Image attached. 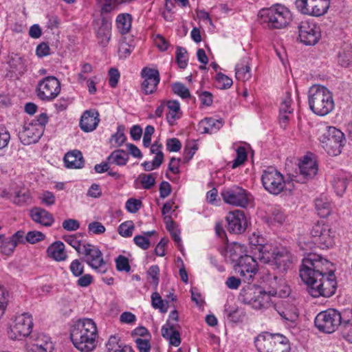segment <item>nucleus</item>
<instances>
[{
    "label": "nucleus",
    "instance_id": "nucleus-1",
    "mask_svg": "<svg viewBox=\"0 0 352 352\" xmlns=\"http://www.w3.org/2000/svg\"><path fill=\"white\" fill-rule=\"evenodd\" d=\"M328 265L321 254L309 252V295L330 297L335 294L337 283L333 271L327 274Z\"/></svg>",
    "mask_w": 352,
    "mask_h": 352
},
{
    "label": "nucleus",
    "instance_id": "nucleus-2",
    "mask_svg": "<svg viewBox=\"0 0 352 352\" xmlns=\"http://www.w3.org/2000/svg\"><path fill=\"white\" fill-rule=\"evenodd\" d=\"M291 289L285 285L278 292H266L260 287L248 285L240 292L239 300L243 304L248 305L255 309H262L268 307L270 303V297L278 296L280 298H288V300H295L294 296H290Z\"/></svg>",
    "mask_w": 352,
    "mask_h": 352
},
{
    "label": "nucleus",
    "instance_id": "nucleus-3",
    "mask_svg": "<svg viewBox=\"0 0 352 352\" xmlns=\"http://www.w3.org/2000/svg\"><path fill=\"white\" fill-rule=\"evenodd\" d=\"M98 331L96 323L89 318L78 320L71 328L70 338L74 346L89 352L96 346Z\"/></svg>",
    "mask_w": 352,
    "mask_h": 352
},
{
    "label": "nucleus",
    "instance_id": "nucleus-4",
    "mask_svg": "<svg viewBox=\"0 0 352 352\" xmlns=\"http://www.w3.org/2000/svg\"><path fill=\"white\" fill-rule=\"evenodd\" d=\"M334 108L331 93L324 86L313 84L309 87V109L316 115L324 116Z\"/></svg>",
    "mask_w": 352,
    "mask_h": 352
},
{
    "label": "nucleus",
    "instance_id": "nucleus-5",
    "mask_svg": "<svg viewBox=\"0 0 352 352\" xmlns=\"http://www.w3.org/2000/svg\"><path fill=\"white\" fill-rule=\"evenodd\" d=\"M256 249L259 251V258L264 263L275 265L280 272H287L292 263V255L284 247L274 250L268 245H258Z\"/></svg>",
    "mask_w": 352,
    "mask_h": 352
},
{
    "label": "nucleus",
    "instance_id": "nucleus-6",
    "mask_svg": "<svg viewBox=\"0 0 352 352\" xmlns=\"http://www.w3.org/2000/svg\"><path fill=\"white\" fill-rule=\"evenodd\" d=\"M261 22L270 28L280 29L287 26L292 21V13L285 6L276 4L263 8L258 12Z\"/></svg>",
    "mask_w": 352,
    "mask_h": 352
},
{
    "label": "nucleus",
    "instance_id": "nucleus-7",
    "mask_svg": "<svg viewBox=\"0 0 352 352\" xmlns=\"http://www.w3.org/2000/svg\"><path fill=\"white\" fill-rule=\"evenodd\" d=\"M258 352H289V340L284 336L268 332L259 334L254 340Z\"/></svg>",
    "mask_w": 352,
    "mask_h": 352
},
{
    "label": "nucleus",
    "instance_id": "nucleus-8",
    "mask_svg": "<svg viewBox=\"0 0 352 352\" xmlns=\"http://www.w3.org/2000/svg\"><path fill=\"white\" fill-rule=\"evenodd\" d=\"M349 313L340 312L336 309H328L317 314L314 320L315 327L325 333H332L340 329Z\"/></svg>",
    "mask_w": 352,
    "mask_h": 352
},
{
    "label": "nucleus",
    "instance_id": "nucleus-9",
    "mask_svg": "<svg viewBox=\"0 0 352 352\" xmlns=\"http://www.w3.org/2000/svg\"><path fill=\"white\" fill-rule=\"evenodd\" d=\"M319 140L322 148L332 156L340 155L346 143L344 134L340 129L331 126L326 127V131Z\"/></svg>",
    "mask_w": 352,
    "mask_h": 352
},
{
    "label": "nucleus",
    "instance_id": "nucleus-10",
    "mask_svg": "<svg viewBox=\"0 0 352 352\" xmlns=\"http://www.w3.org/2000/svg\"><path fill=\"white\" fill-rule=\"evenodd\" d=\"M261 182L265 190L275 195L280 194L285 187L283 175L273 166L263 170Z\"/></svg>",
    "mask_w": 352,
    "mask_h": 352
},
{
    "label": "nucleus",
    "instance_id": "nucleus-11",
    "mask_svg": "<svg viewBox=\"0 0 352 352\" xmlns=\"http://www.w3.org/2000/svg\"><path fill=\"white\" fill-rule=\"evenodd\" d=\"M309 236V250L313 248H319L324 250L333 245V239L330 234V230L327 226L318 222L311 230Z\"/></svg>",
    "mask_w": 352,
    "mask_h": 352
},
{
    "label": "nucleus",
    "instance_id": "nucleus-12",
    "mask_svg": "<svg viewBox=\"0 0 352 352\" xmlns=\"http://www.w3.org/2000/svg\"><path fill=\"white\" fill-rule=\"evenodd\" d=\"M32 327L33 321L30 314L23 313L18 315L10 327L9 337L12 340H21L31 336Z\"/></svg>",
    "mask_w": 352,
    "mask_h": 352
},
{
    "label": "nucleus",
    "instance_id": "nucleus-13",
    "mask_svg": "<svg viewBox=\"0 0 352 352\" xmlns=\"http://www.w3.org/2000/svg\"><path fill=\"white\" fill-rule=\"evenodd\" d=\"M60 91V83L54 76H47L39 80L36 89V96L43 101L54 100Z\"/></svg>",
    "mask_w": 352,
    "mask_h": 352
},
{
    "label": "nucleus",
    "instance_id": "nucleus-14",
    "mask_svg": "<svg viewBox=\"0 0 352 352\" xmlns=\"http://www.w3.org/2000/svg\"><path fill=\"white\" fill-rule=\"evenodd\" d=\"M81 254L85 256L84 261L91 268L102 274L107 272V264L102 258L101 251L97 247L91 244H84Z\"/></svg>",
    "mask_w": 352,
    "mask_h": 352
},
{
    "label": "nucleus",
    "instance_id": "nucleus-15",
    "mask_svg": "<svg viewBox=\"0 0 352 352\" xmlns=\"http://www.w3.org/2000/svg\"><path fill=\"white\" fill-rule=\"evenodd\" d=\"M221 195L226 203L242 208L248 206L250 199L247 190L239 186L223 189Z\"/></svg>",
    "mask_w": 352,
    "mask_h": 352
},
{
    "label": "nucleus",
    "instance_id": "nucleus-16",
    "mask_svg": "<svg viewBox=\"0 0 352 352\" xmlns=\"http://www.w3.org/2000/svg\"><path fill=\"white\" fill-rule=\"evenodd\" d=\"M234 270L243 277L244 281H250L257 272V262L252 256L245 254L236 263Z\"/></svg>",
    "mask_w": 352,
    "mask_h": 352
},
{
    "label": "nucleus",
    "instance_id": "nucleus-17",
    "mask_svg": "<svg viewBox=\"0 0 352 352\" xmlns=\"http://www.w3.org/2000/svg\"><path fill=\"white\" fill-rule=\"evenodd\" d=\"M141 77L143 79L142 89L144 93L146 95L154 93L160 81L159 71L155 69L145 67L141 71Z\"/></svg>",
    "mask_w": 352,
    "mask_h": 352
},
{
    "label": "nucleus",
    "instance_id": "nucleus-18",
    "mask_svg": "<svg viewBox=\"0 0 352 352\" xmlns=\"http://www.w3.org/2000/svg\"><path fill=\"white\" fill-rule=\"evenodd\" d=\"M227 229L230 233L241 234L248 226V220L243 210H234L230 212L227 217Z\"/></svg>",
    "mask_w": 352,
    "mask_h": 352
},
{
    "label": "nucleus",
    "instance_id": "nucleus-19",
    "mask_svg": "<svg viewBox=\"0 0 352 352\" xmlns=\"http://www.w3.org/2000/svg\"><path fill=\"white\" fill-rule=\"evenodd\" d=\"M43 133L41 126L37 127L35 124L30 122L24 125L23 129L19 132V136L21 142L24 145H29L37 142Z\"/></svg>",
    "mask_w": 352,
    "mask_h": 352
},
{
    "label": "nucleus",
    "instance_id": "nucleus-20",
    "mask_svg": "<svg viewBox=\"0 0 352 352\" xmlns=\"http://www.w3.org/2000/svg\"><path fill=\"white\" fill-rule=\"evenodd\" d=\"M292 182L306 184L308 180V153L298 160L296 167L289 173Z\"/></svg>",
    "mask_w": 352,
    "mask_h": 352
},
{
    "label": "nucleus",
    "instance_id": "nucleus-21",
    "mask_svg": "<svg viewBox=\"0 0 352 352\" xmlns=\"http://www.w3.org/2000/svg\"><path fill=\"white\" fill-rule=\"evenodd\" d=\"M30 215L33 221L45 227L51 226L54 222L53 215L41 207L32 208L30 211Z\"/></svg>",
    "mask_w": 352,
    "mask_h": 352
},
{
    "label": "nucleus",
    "instance_id": "nucleus-22",
    "mask_svg": "<svg viewBox=\"0 0 352 352\" xmlns=\"http://www.w3.org/2000/svg\"><path fill=\"white\" fill-rule=\"evenodd\" d=\"M30 338L34 341L32 351L35 352H52L54 346L50 338L43 333H33Z\"/></svg>",
    "mask_w": 352,
    "mask_h": 352
},
{
    "label": "nucleus",
    "instance_id": "nucleus-23",
    "mask_svg": "<svg viewBox=\"0 0 352 352\" xmlns=\"http://www.w3.org/2000/svg\"><path fill=\"white\" fill-rule=\"evenodd\" d=\"M111 21L107 18H102L96 34L98 43L102 47H106L111 39Z\"/></svg>",
    "mask_w": 352,
    "mask_h": 352
},
{
    "label": "nucleus",
    "instance_id": "nucleus-24",
    "mask_svg": "<svg viewBox=\"0 0 352 352\" xmlns=\"http://www.w3.org/2000/svg\"><path fill=\"white\" fill-rule=\"evenodd\" d=\"M98 113L91 110L85 111L81 116L80 126L85 132L94 131L99 122Z\"/></svg>",
    "mask_w": 352,
    "mask_h": 352
},
{
    "label": "nucleus",
    "instance_id": "nucleus-25",
    "mask_svg": "<svg viewBox=\"0 0 352 352\" xmlns=\"http://www.w3.org/2000/svg\"><path fill=\"white\" fill-rule=\"evenodd\" d=\"M64 162L67 168L77 169L84 166L85 160L80 151L74 150L65 154Z\"/></svg>",
    "mask_w": 352,
    "mask_h": 352
},
{
    "label": "nucleus",
    "instance_id": "nucleus-26",
    "mask_svg": "<svg viewBox=\"0 0 352 352\" xmlns=\"http://www.w3.org/2000/svg\"><path fill=\"white\" fill-rule=\"evenodd\" d=\"M222 126L221 120L206 118L199 122L198 130L202 133H212L219 130Z\"/></svg>",
    "mask_w": 352,
    "mask_h": 352
},
{
    "label": "nucleus",
    "instance_id": "nucleus-27",
    "mask_svg": "<svg viewBox=\"0 0 352 352\" xmlns=\"http://www.w3.org/2000/svg\"><path fill=\"white\" fill-rule=\"evenodd\" d=\"M162 336L169 341L170 344L178 346L181 344L180 333L173 324H165L162 327Z\"/></svg>",
    "mask_w": 352,
    "mask_h": 352
},
{
    "label": "nucleus",
    "instance_id": "nucleus-28",
    "mask_svg": "<svg viewBox=\"0 0 352 352\" xmlns=\"http://www.w3.org/2000/svg\"><path fill=\"white\" fill-rule=\"evenodd\" d=\"M47 253L49 257L56 261H63L67 258V253L65 251V245L60 241L51 244L47 249Z\"/></svg>",
    "mask_w": 352,
    "mask_h": 352
},
{
    "label": "nucleus",
    "instance_id": "nucleus-29",
    "mask_svg": "<svg viewBox=\"0 0 352 352\" xmlns=\"http://www.w3.org/2000/svg\"><path fill=\"white\" fill-rule=\"evenodd\" d=\"M107 352H134L131 346L121 342L118 336H111L106 344Z\"/></svg>",
    "mask_w": 352,
    "mask_h": 352
},
{
    "label": "nucleus",
    "instance_id": "nucleus-30",
    "mask_svg": "<svg viewBox=\"0 0 352 352\" xmlns=\"http://www.w3.org/2000/svg\"><path fill=\"white\" fill-rule=\"evenodd\" d=\"M236 78L242 81L248 80L251 77L250 67L249 66V58H243L235 67Z\"/></svg>",
    "mask_w": 352,
    "mask_h": 352
},
{
    "label": "nucleus",
    "instance_id": "nucleus-31",
    "mask_svg": "<svg viewBox=\"0 0 352 352\" xmlns=\"http://www.w3.org/2000/svg\"><path fill=\"white\" fill-rule=\"evenodd\" d=\"M331 184L333 188L339 197H342L347 187V177L344 173H339L333 175Z\"/></svg>",
    "mask_w": 352,
    "mask_h": 352
},
{
    "label": "nucleus",
    "instance_id": "nucleus-32",
    "mask_svg": "<svg viewBox=\"0 0 352 352\" xmlns=\"http://www.w3.org/2000/svg\"><path fill=\"white\" fill-rule=\"evenodd\" d=\"M315 208L320 217L325 218L331 212V204L326 196H321L316 199Z\"/></svg>",
    "mask_w": 352,
    "mask_h": 352
},
{
    "label": "nucleus",
    "instance_id": "nucleus-33",
    "mask_svg": "<svg viewBox=\"0 0 352 352\" xmlns=\"http://www.w3.org/2000/svg\"><path fill=\"white\" fill-rule=\"evenodd\" d=\"M129 153L123 149L113 151L107 157V160L111 164L119 166H125L129 161Z\"/></svg>",
    "mask_w": 352,
    "mask_h": 352
},
{
    "label": "nucleus",
    "instance_id": "nucleus-34",
    "mask_svg": "<svg viewBox=\"0 0 352 352\" xmlns=\"http://www.w3.org/2000/svg\"><path fill=\"white\" fill-rule=\"evenodd\" d=\"M132 17L128 13L120 14L116 18L118 31L122 34H127L131 28Z\"/></svg>",
    "mask_w": 352,
    "mask_h": 352
},
{
    "label": "nucleus",
    "instance_id": "nucleus-35",
    "mask_svg": "<svg viewBox=\"0 0 352 352\" xmlns=\"http://www.w3.org/2000/svg\"><path fill=\"white\" fill-rule=\"evenodd\" d=\"M347 313L349 314L346 315L340 330L343 338L352 343V312Z\"/></svg>",
    "mask_w": 352,
    "mask_h": 352
},
{
    "label": "nucleus",
    "instance_id": "nucleus-36",
    "mask_svg": "<svg viewBox=\"0 0 352 352\" xmlns=\"http://www.w3.org/2000/svg\"><path fill=\"white\" fill-rule=\"evenodd\" d=\"M167 107L169 111L166 115V120L170 125H173L175 120L179 118L178 114L181 113L180 104L177 100H169L167 102Z\"/></svg>",
    "mask_w": 352,
    "mask_h": 352
},
{
    "label": "nucleus",
    "instance_id": "nucleus-37",
    "mask_svg": "<svg viewBox=\"0 0 352 352\" xmlns=\"http://www.w3.org/2000/svg\"><path fill=\"white\" fill-rule=\"evenodd\" d=\"M16 247L15 242H13L10 237L6 238L4 234L0 236V251L2 254L6 256L11 255Z\"/></svg>",
    "mask_w": 352,
    "mask_h": 352
},
{
    "label": "nucleus",
    "instance_id": "nucleus-38",
    "mask_svg": "<svg viewBox=\"0 0 352 352\" xmlns=\"http://www.w3.org/2000/svg\"><path fill=\"white\" fill-rule=\"evenodd\" d=\"M8 63L13 72H23L25 70L24 61L17 54L9 56Z\"/></svg>",
    "mask_w": 352,
    "mask_h": 352
},
{
    "label": "nucleus",
    "instance_id": "nucleus-39",
    "mask_svg": "<svg viewBox=\"0 0 352 352\" xmlns=\"http://www.w3.org/2000/svg\"><path fill=\"white\" fill-rule=\"evenodd\" d=\"M244 250V247L239 243H234L232 245H230L227 248V254L232 260V262H239V258L241 256Z\"/></svg>",
    "mask_w": 352,
    "mask_h": 352
},
{
    "label": "nucleus",
    "instance_id": "nucleus-40",
    "mask_svg": "<svg viewBox=\"0 0 352 352\" xmlns=\"http://www.w3.org/2000/svg\"><path fill=\"white\" fill-rule=\"evenodd\" d=\"M13 202L19 206L29 204L31 201V195L28 190H23L15 192Z\"/></svg>",
    "mask_w": 352,
    "mask_h": 352
},
{
    "label": "nucleus",
    "instance_id": "nucleus-41",
    "mask_svg": "<svg viewBox=\"0 0 352 352\" xmlns=\"http://www.w3.org/2000/svg\"><path fill=\"white\" fill-rule=\"evenodd\" d=\"M124 130L125 126L123 124H120L117 127L116 133L111 135V142H113L117 147L121 146L126 140Z\"/></svg>",
    "mask_w": 352,
    "mask_h": 352
},
{
    "label": "nucleus",
    "instance_id": "nucleus-42",
    "mask_svg": "<svg viewBox=\"0 0 352 352\" xmlns=\"http://www.w3.org/2000/svg\"><path fill=\"white\" fill-rule=\"evenodd\" d=\"M176 60L178 66L181 69H184L187 66L188 54L184 47H177L176 50Z\"/></svg>",
    "mask_w": 352,
    "mask_h": 352
},
{
    "label": "nucleus",
    "instance_id": "nucleus-43",
    "mask_svg": "<svg viewBox=\"0 0 352 352\" xmlns=\"http://www.w3.org/2000/svg\"><path fill=\"white\" fill-rule=\"evenodd\" d=\"M236 152V157L232 162V168H236L243 164L246 161L248 157L246 149L243 146H239Z\"/></svg>",
    "mask_w": 352,
    "mask_h": 352
},
{
    "label": "nucleus",
    "instance_id": "nucleus-44",
    "mask_svg": "<svg viewBox=\"0 0 352 352\" xmlns=\"http://www.w3.org/2000/svg\"><path fill=\"white\" fill-rule=\"evenodd\" d=\"M292 103V100L291 98V94L289 92H286L282 102L280 103V106L279 108V113H289L291 114L293 113L294 109L291 107Z\"/></svg>",
    "mask_w": 352,
    "mask_h": 352
},
{
    "label": "nucleus",
    "instance_id": "nucleus-45",
    "mask_svg": "<svg viewBox=\"0 0 352 352\" xmlns=\"http://www.w3.org/2000/svg\"><path fill=\"white\" fill-rule=\"evenodd\" d=\"M298 36L297 39L305 45H308V21H302L298 25Z\"/></svg>",
    "mask_w": 352,
    "mask_h": 352
},
{
    "label": "nucleus",
    "instance_id": "nucleus-46",
    "mask_svg": "<svg viewBox=\"0 0 352 352\" xmlns=\"http://www.w3.org/2000/svg\"><path fill=\"white\" fill-rule=\"evenodd\" d=\"M173 93L182 98H188L190 97L189 89L181 82H175L172 85Z\"/></svg>",
    "mask_w": 352,
    "mask_h": 352
},
{
    "label": "nucleus",
    "instance_id": "nucleus-47",
    "mask_svg": "<svg viewBox=\"0 0 352 352\" xmlns=\"http://www.w3.org/2000/svg\"><path fill=\"white\" fill-rule=\"evenodd\" d=\"M134 224L131 221H127L122 223H121L118 228V233L124 237H130L133 234V231L134 230Z\"/></svg>",
    "mask_w": 352,
    "mask_h": 352
},
{
    "label": "nucleus",
    "instance_id": "nucleus-48",
    "mask_svg": "<svg viewBox=\"0 0 352 352\" xmlns=\"http://www.w3.org/2000/svg\"><path fill=\"white\" fill-rule=\"evenodd\" d=\"M151 305L154 309H159L161 312L166 313L167 307L161 296L157 292H153L151 295Z\"/></svg>",
    "mask_w": 352,
    "mask_h": 352
},
{
    "label": "nucleus",
    "instance_id": "nucleus-49",
    "mask_svg": "<svg viewBox=\"0 0 352 352\" xmlns=\"http://www.w3.org/2000/svg\"><path fill=\"white\" fill-rule=\"evenodd\" d=\"M299 278L308 288V258L305 256L299 268Z\"/></svg>",
    "mask_w": 352,
    "mask_h": 352
},
{
    "label": "nucleus",
    "instance_id": "nucleus-50",
    "mask_svg": "<svg viewBox=\"0 0 352 352\" xmlns=\"http://www.w3.org/2000/svg\"><path fill=\"white\" fill-rule=\"evenodd\" d=\"M116 269L118 272H129L131 270L129 259L123 256L119 255L115 260Z\"/></svg>",
    "mask_w": 352,
    "mask_h": 352
},
{
    "label": "nucleus",
    "instance_id": "nucleus-51",
    "mask_svg": "<svg viewBox=\"0 0 352 352\" xmlns=\"http://www.w3.org/2000/svg\"><path fill=\"white\" fill-rule=\"evenodd\" d=\"M318 162L316 156L309 153V179H318Z\"/></svg>",
    "mask_w": 352,
    "mask_h": 352
},
{
    "label": "nucleus",
    "instance_id": "nucleus-52",
    "mask_svg": "<svg viewBox=\"0 0 352 352\" xmlns=\"http://www.w3.org/2000/svg\"><path fill=\"white\" fill-rule=\"evenodd\" d=\"M216 80L218 87L221 89H227L232 85V80L226 75L219 72L217 74Z\"/></svg>",
    "mask_w": 352,
    "mask_h": 352
},
{
    "label": "nucleus",
    "instance_id": "nucleus-53",
    "mask_svg": "<svg viewBox=\"0 0 352 352\" xmlns=\"http://www.w3.org/2000/svg\"><path fill=\"white\" fill-rule=\"evenodd\" d=\"M69 270L75 277H80L84 272V265L79 259L72 261L69 265Z\"/></svg>",
    "mask_w": 352,
    "mask_h": 352
},
{
    "label": "nucleus",
    "instance_id": "nucleus-54",
    "mask_svg": "<svg viewBox=\"0 0 352 352\" xmlns=\"http://www.w3.org/2000/svg\"><path fill=\"white\" fill-rule=\"evenodd\" d=\"M155 174V173H142L140 175V183L142 184L144 189H151L152 187L154 186L155 184V178L154 177L153 175Z\"/></svg>",
    "mask_w": 352,
    "mask_h": 352
},
{
    "label": "nucleus",
    "instance_id": "nucleus-55",
    "mask_svg": "<svg viewBox=\"0 0 352 352\" xmlns=\"http://www.w3.org/2000/svg\"><path fill=\"white\" fill-rule=\"evenodd\" d=\"M64 241L73 247L78 253L81 254L82 245L76 235H66L63 236Z\"/></svg>",
    "mask_w": 352,
    "mask_h": 352
},
{
    "label": "nucleus",
    "instance_id": "nucleus-56",
    "mask_svg": "<svg viewBox=\"0 0 352 352\" xmlns=\"http://www.w3.org/2000/svg\"><path fill=\"white\" fill-rule=\"evenodd\" d=\"M45 236L43 233L39 231H30L25 236L26 242L31 244L38 243L43 241Z\"/></svg>",
    "mask_w": 352,
    "mask_h": 352
},
{
    "label": "nucleus",
    "instance_id": "nucleus-57",
    "mask_svg": "<svg viewBox=\"0 0 352 352\" xmlns=\"http://www.w3.org/2000/svg\"><path fill=\"white\" fill-rule=\"evenodd\" d=\"M42 204L45 206H51L55 204L56 197L53 192L46 190L44 191L39 197Z\"/></svg>",
    "mask_w": 352,
    "mask_h": 352
},
{
    "label": "nucleus",
    "instance_id": "nucleus-58",
    "mask_svg": "<svg viewBox=\"0 0 352 352\" xmlns=\"http://www.w3.org/2000/svg\"><path fill=\"white\" fill-rule=\"evenodd\" d=\"M142 206V201L139 199L130 198L125 204L126 210L131 213L137 212Z\"/></svg>",
    "mask_w": 352,
    "mask_h": 352
},
{
    "label": "nucleus",
    "instance_id": "nucleus-59",
    "mask_svg": "<svg viewBox=\"0 0 352 352\" xmlns=\"http://www.w3.org/2000/svg\"><path fill=\"white\" fill-rule=\"evenodd\" d=\"M321 37V31L320 27L314 25V28L309 30V45H315L318 43Z\"/></svg>",
    "mask_w": 352,
    "mask_h": 352
},
{
    "label": "nucleus",
    "instance_id": "nucleus-60",
    "mask_svg": "<svg viewBox=\"0 0 352 352\" xmlns=\"http://www.w3.org/2000/svg\"><path fill=\"white\" fill-rule=\"evenodd\" d=\"M105 230V227L98 221H93L88 225V232L91 234H101Z\"/></svg>",
    "mask_w": 352,
    "mask_h": 352
},
{
    "label": "nucleus",
    "instance_id": "nucleus-61",
    "mask_svg": "<svg viewBox=\"0 0 352 352\" xmlns=\"http://www.w3.org/2000/svg\"><path fill=\"white\" fill-rule=\"evenodd\" d=\"M133 50V47L128 43L125 41L121 42L118 47V54L120 58H126L131 54Z\"/></svg>",
    "mask_w": 352,
    "mask_h": 352
},
{
    "label": "nucleus",
    "instance_id": "nucleus-62",
    "mask_svg": "<svg viewBox=\"0 0 352 352\" xmlns=\"http://www.w3.org/2000/svg\"><path fill=\"white\" fill-rule=\"evenodd\" d=\"M338 63L342 67H347L351 62V53L350 50H343L338 54Z\"/></svg>",
    "mask_w": 352,
    "mask_h": 352
},
{
    "label": "nucleus",
    "instance_id": "nucleus-63",
    "mask_svg": "<svg viewBox=\"0 0 352 352\" xmlns=\"http://www.w3.org/2000/svg\"><path fill=\"white\" fill-rule=\"evenodd\" d=\"M166 149L170 152H177L182 148L180 141L175 138H169L166 140Z\"/></svg>",
    "mask_w": 352,
    "mask_h": 352
},
{
    "label": "nucleus",
    "instance_id": "nucleus-64",
    "mask_svg": "<svg viewBox=\"0 0 352 352\" xmlns=\"http://www.w3.org/2000/svg\"><path fill=\"white\" fill-rule=\"evenodd\" d=\"M139 352H150L151 344L148 339L137 338L135 340Z\"/></svg>",
    "mask_w": 352,
    "mask_h": 352
}]
</instances>
